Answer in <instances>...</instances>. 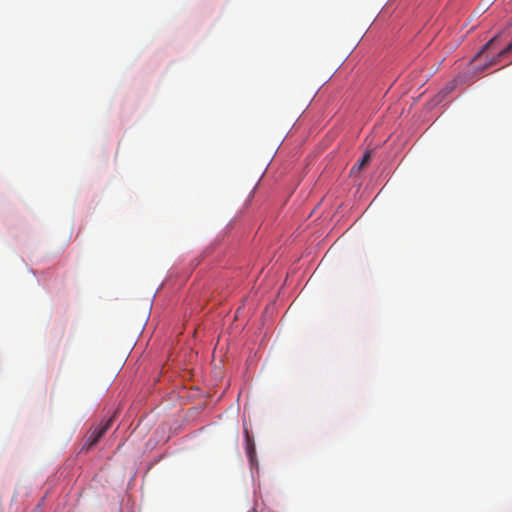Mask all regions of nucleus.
I'll return each mask as SVG.
<instances>
[{"label": "nucleus", "mask_w": 512, "mask_h": 512, "mask_svg": "<svg viewBox=\"0 0 512 512\" xmlns=\"http://www.w3.org/2000/svg\"><path fill=\"white\" fill-rule=\"evenodd\" d=\"M113 421H114V417L112 416L108 420H106L104 423L91 429V431L85 437V442L83 444L82 449L89 450L93 446H95L98 443V441L106 434L108 429L111 427V424L113 423Z\"/></svg>", "instance_id": "nucleus-1"}, {"label": "nucleus", "mask_w": 512, "mask_h": 512, "mask_svg": "<svg viewBox=\"0 0 512 512\" xmlns=\"http://www.w3.org/2000/svg\"><path fill=\"white\" fill-rule=\"evenodd\" d=\"M246 440H247V449H246L247 455L252 460V458L254 457V453H255L254 443L252 442V440L248 434L246 435Z\"/></svg>", "instance_id": "nucleus-4"}, {"label": "nucleus", "mask_w": 512, "mask_h": 512, "mask_svg": "<svg viewBox=\"0 0 512 512\" xmlns=\"http://www.w3.org/2000/svg\"><path fill=\"white\" fill-rule=\"evenodd\" d=\"M511 52H512V41L505 48H503L501 51H499L496 56H494L491 60H489V62H487L484 65L483 69H487L493 65H496L498 62H500V60L502 58H504Z\"/></svg>", "instance_id": "nucleus-2"}, {"label": "nucleus", "mask_w": 512, "mask_h": 512, "mask_svg": "<svg viewBox=\"0 0 512 512\" xmlns=\"http://www.w3.org/2000/svg\"><path fill=\"white\" fill-rule=\"evenodd\" d=\"M498 40V36H494L492 39H490L479 51L476 57H479L481 54H483L486 50H488L490 47H492L496 41Z\"/></svg>", "instance_id": "nucleus-5"}, {"label": "nucleus", "mask_w": 512, "mask_h": 512, "mask_svg": "<svg viewBox=\"0 0 512 512\" xmlns=\"http://www.w3.org/2000/svg\"><path fill=\"white\" fill-rule=\"evenodd\" d=\"M370 159H371V152H370V151H368V152H366V153L363 155L362 159L359 161V163H358V164H356V165L353 167V169H352V170H355L356 168H357L358 170H361V169H362V167H363L364 165H366V164L370 161Z\"/></svg>", "instance_id": "nucleus-3"}]
</instances>
